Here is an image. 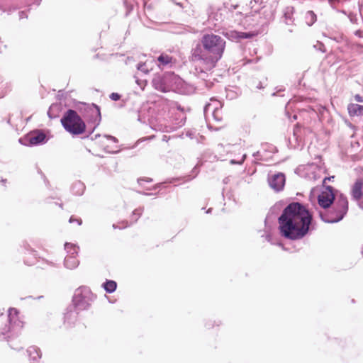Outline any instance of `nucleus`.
I'll return each instance as SVG.
<instances>
[{"mask_svg": "<svg viewBox=\"0 0 363 363\" xmlns=\"http://www.w3.org/2000/svg\"><path fill=\"white\" fill-rule=\"evenodd\" d=\"M312 215L299 203L287 206L279 218V229L282 236L290 240H299L308 232Z\"/></svg>", "mask_w": 363, "mask_h": 363, "instance_id": "1", "label": "nucleus"}, {"mask_svg": "<svg viewBox=\"0 0 363 363\" xmlns=\"http://www.w3.org/2000/svg\"><path fill=\"white\" fill-rule=\"evenodd\" d=\"M226 41L220 35L213 33L203 34L200 43L191 50V60L200 62L206 70L213 69L222 58Z\"/></svg>", "mask_w": 363, "mask_h": 363, "instance_id": "2", "label": "nucleus"}, {"mask_svg": "<svg viewBox=\"0 0 363 363\" xmlns=\"http://www.w3.org/2000/svg\"><path fill=\"white\" fill-rule=\"evenodd\" d=\"M65 129L72 135L84 133L86 125L79 114L74 110H68L61 118Z\"/></svg>", "mask_w": 363, "mask_h": 363, "instance_id": "3", "label": "nucleus"}, {"mask_svg": "<svg viewBox=\"0 0 363 363\" xmlns=\"http://www.w3.org/2000/svg\"><path fill=\"white\" fill-rule=\"evenodd\" d=\"M348 211V201L345 196L340 194L335 201L333 208L323 219L328 223H337L341 220Z\"/></svg>", "mask_w": 363, "mask_h": 363, "instance_id": "4", "label": "nucleus"}, {"mask_svg": "<svg viewBox=\"0 0 363 363\" xmlns=\"http://www.w3.org/2000/svg\"><path fill=\"white\" fill-rule=\"evenodd\" d=\"M65 249L67 255L65 258V265L67 269H73L79 265V260L77 258L79 247L72 243H66Z\"/></svg>", "mask_w": 363, "mask_h": 363, "instance_id": "5", "label": "nucleus"}, {"mask_svg": "<svg viewBox=\"0 0 363 363\" xmlns=\"http://www.w3.org/2000/svg\"><path fill=\"white\" fill-rule=\"evenodd\" d=\"M91 292L89 289L80 288L76 290L73 301L76 306L81 309H86L89 306Z\"/></svg>", "mask_w": 363, "mask_h": 363, "instance_id": "6", "label": "nucleus"}, {"mask_svg": "<svg viewBox=\"0 0 363 363\" xmlns=\"http://www.w3.org/2000/svg\"><path fill=\"white\" fill-rule=\"evenodd\" d=\"M335 201L334 189L331 186H327L318 196V203L323 208H329Z\"/></svg>", "mask_w": 363, "mask_h": 363, "instance_id": "7", "label": "nucleus"}, {"mask_svg": "<svg viewBox=\"0 0 363 363\" xmlns=\"http://www.w3.org/2000/svg\"><path fill=\"white\" fill-rule=\"evenodd\" d=\"M269 184L272 189L276 191L283 189L285 184V176L282 173H277L269 179Z\"/></svg>", "mask_w": 363, "mask_h": 363, "instance_id": "8", "label": "nucleus"}, {"mask_svg": "<svg viewBox=\"0 0 363 363\" xmlns=\"http://www.w3.org/2000/svg\"><path fill=\"white\" fill-rule=\"evenodd\" d=\"M143 211V208H138V209H135L133 213H132V216H131V219H130V223H128V221L126 220H124V221H122L121 223H118L117 225H113V228H118V229H124V228H126L127 227L130 226V225H132L133 223H135L138 219L140 217V216L142 215V213Z\"/></svg>", "mask_w": 363, "mask_h": 363, "instance_id": "9", "label": "nucleus"}, {"mask_svg": "<svg viewBox=\"0 0 363 363\" xmlns=\"http://www.w3.org/2000/svg\"><path fill=\"white\" fill-rule=\"evenodd\" d=\"M352 196L356 201L360 200L363 197V179H357L354 182L352 191Z\"/></svg>", "mask_w": 363, "mask_h": 363, "instance_id": "10", "label": "nucleus"}, {"mask_svg": "<svg viewBox=\"0 0 363 363\" xmlns=\"http://www.w3.org/2000/svg\"><path fill=\"white\" fill-rule=\"evenodd\" d=\"M45 135L42 132H33L27 135V140L30 145H36L43 143L45 140Z\"/></svg>", "mask_w": 363, "mask_h": 363, "instance_id": "11", "label": "nucleus"}, {"mask_svg": "<svg viewBox=\"0 0 363 363\" xmlns=\"http://www.w3.org/2000/svg\"><path fill=\"white\" fill-rule=\"evenodd\" d=\"M19 312L16 308H11L9 311V320L11 325H16L17 326L22 328L23 323L19 320Z\"/></svg>", "mask_w": 363, "mask_h": 363, "instance_id": "12", "label": "nucleus"}, {"mask_svg": "<svg viewBox=\"0 0 363 363\" xmlns=\"http://www.w3.org/2000/svg\"><path fill=\"white\" fill-rule=\"evenodd\" d=\"M347 110L350 116L363 115V106L362 105L350 104L347 106Z\"/></svg>", "mask_w": 363, "mask_h": 363, "instance_id": "13", "label": "nucleus"}, {"mask_svg": "<svg viewBox=\"0 0 363 363\" xmlns=\"http://www.w3.org/2000/svg\"><path fill=\"white\" fill-rule=\"evenodd\" d=\"M157 60L159 62V66L160 65H168L174 63L175 62V60L173 57L166 54V53H162L157 58Z\"/></svg>", "mask_w": 363, "mask_h": 363, "instance_id": "14", "label": "nucleus"}, {"mask_svg": "<svg viewBox=\"0 0 363 363\" xmlns=\"http://www.w3.org/2000/svg\"><path fill=\"white\" fill-rule=\"evenodd\" d=\"M154 87L162 92H167L168 89L161 77H158L152 80Z\"/></svg>", "mask_w": 363, "mask_h": 363, "instance_id": "15", "label": "nucleus"}, {"mask_svg": "<svg viewBox=\"0 0 363 363\" xmlns=\"http://www.w3.org/2000/svg\"><path fill=\"white\" fill-rule=\"evenodd\" d=\"M117 284L116 282L114 281H107L104 284V289L108 293H112L116 289Z\"/></svg>", "mask_w": 363, "mask_h": 363, "instance_id": "16", "label": "nucleus"}, {"mask_svg": "<svg viewBox=\"0 0 363 363\" xmlns=\"http://www.w3.org/2000/svg\"><path fill=\"white\" fill-rule=\"evenodd\" d=\"M28 352L29 353V354L31 356L33 355V359H39L40 358V351L38 348L35 347H30L28 350Z\"/></svg>", "mask_w": 363, "mask_h": 363, "instance_id": "17", "label": "nucleus"}, {"mask_svg": "<svg viewBox=\"0 0 363 363\" xmlns=\"http://www.w3.org/2000/svg\"><path fill=\"white\" fill-rule=\"evenodd\" d=\"M306 19H308L307 22L309 25L313 24L316 21V15L312 11H308L306 14Z\"/></svg>", "mask_w": 363, "mask_h": 363, "instance_id": "18", "label": "nucleus"}, {"mask_svg": "<svg viewBox=\"0 0 363 363\" xmlns=\"http://www.w3.org/2000/svg\"><path fill=\"white\" fill-rule=\"evenodd\" d=\"M76 222L77 225H80L82 223V220L81 218H74V216H71L69 218V223H74Z\"/></svg>", "mask_w": 363, "mask_h": 363, "instance_id": "19", "label": "nucleus"}, {"mask_svg": "<svg viewBox=\"0 0 363 363\" xmlns=\"http://www.w3.org/2000/svg\"><path fill=\"white\" fill-rule=\"evenodd\" d=\"M110 99L113 101H118L121 99V95L118 93H112L110 95Z\"/></svg>", "mask_w": 363, "mask_h": 363, "instance_id": "20", "label": "nucleus"}, {"mask_svg": "<svg viewBox=\"0 0 363 363\" xmlns=\"http://www.w3.org/2000/svg\"><path fill=\"white\" fill-rule=\"evenodd\" d=\"M354 99L357 101V102H363V96H362L361 95L359 94H356L354 96Z\"/></svg>", "mask_w": 363, "mask_h": 363, "instance_id": "21", "label": "nucleus"}, {"mask_svg": "<svg viewBox=\"0 0 363 363\" xmlns=\"http://www.w3.org/2000/svg\"><path fill=\"white\" fill-rule=\"evenodd\" d=\"M332 178H334V177L333 176V177H325V178L323 179V186L325 185V182H326V181H327V180H330Z\"/></svg>", "mask_w": 363, "mask_h": 363, "instance_id": "22", "label": "nucleus"}, {"mask_svg": "<svg viewBox=\"0 0 363 363\" xmlns=\"http://www.w3.org/2000/svg\"><path fill=\"white\" fill-rule=\"evenodd\" d=\"M102 140H103V142L104 143V142H106V141H108V140H110V138H108V137H104V138H102Z\"/></svg>", "mask_w": 363, "mask_h": 363, "instance_id": "23", "label": "nucleus"}, {"mask_svg": "<svg viewBox=\"0 0 363 363\" xmlns=\"http://www.w3.org/2000/svg\"><path fill=\"white\" fill-rule=\"evenodd\" d=\"M9 330H4V331L1 332L2 334H5L6 333H7Z\"/></svg>", "mask_w": 363, "mask_h": 363, "instance_id": "24", "label": "nucleus"}]
</instances>
